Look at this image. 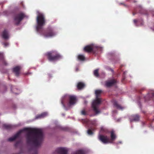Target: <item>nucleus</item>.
<instances>
[{"label": "nucleus", "instance_id": "473e14b6", "mask_svg": "<svg viewBox=\"0 0 154 154\" xmlns=\"http://www.w3.org/2000/svg\"><path fill=\"white\" fill-rule=\"evenodd\" d=\"M4 64L5 65H7V63L6 62H4Z\"/></svg>", "mask_w": 154, "mask_h": 154}, {"label": "nucleus", "instance_id": "72a5a7b5", "mask_svg": "<svg viewBox=\"0 0 154 154\" xmlns=\"http://www.w3.org/2000/svg\"><path fill=\"white\" fill-rule=\"evenodd\" d=\"M120 4H121V5H125L124 4V3H121Z\"/></svg>", "mask_w": 154, "mask_h": 154}, {"label": "nucleus", "instance_id": "c756f323", "mask_svg": "<svg viewBox=\"0 0 154 154\" xmlns=\"http://www.w3.org/2000/svg\"><path fill=\"white\" fill-rule=\"evenodd\" d=\"M137 20H136L135 19V20H134V23H137Z\"/></svg>", "mask_w": 154, "mask_h": 154}, {"label": "nucleus", "instance_id": "7c9ffc66", "mask_svg": "<svg viewBox=\"0 0 154 154\" xmlns=\"http://www.w3.org/2000/svg\"><path fill=\"white\" fill-rule=\"evenodd\" d=\"M0 57L2 58L3 57V55L2 54H0Z\"/></svg>", "mask_w": 154, "mask_h": 154}, {"label": "nucleus", "instance_id": "c85d7f7f", "mask_svg": "<svg viewBox=\"0 0 154 154\" xmlns=\"http://www.w3.org/2000/svg\"><path fill=\"white\" fill-rule=\"evenodd\" d=\"M3 45H4L5 47H6L8 45V43L7 42H5L3 43Z\"/></svg>", "mask_w": 154, "mask_h": 154}, {"label": "nucleus", "instance_id": "4468645a", "mask_svg": "<svg viewBox=\"0 0 154 154\" xmlns=\"http://www.w3.org/2000/svg\"><path fill=\"white\" fill-rule=\"evenodd\" d=\"M85 86V84L82 82H79L78 83L77 87L78 90H81L83 89Z\"/></svg>", "mask_w": 154, "mask_h": 154}, {"label": "nucleus", "instance_id": "aec40b11", "mask_svg": "<svg viewBox=\"0 0 154 154\" xmlns=\"http://www.w3.org/2000/svg\"><path fill=\"white\" fill-rule=\"evenodd\" d=\"M100 132L102 133L106 134L109 133V131L108 129L106 128L102 127L100 128Z\"/></svg>", "mask_w": 154, "mask_h": 154}, {"label": "nucleus", "instance_id": "f03ea898", "mask_svg": "<svg viewBox=\"0 0 154 154\" xmlns=\"http://www.w3.org/2000/svg\"><path fill=\"white\" fill-rule=\"evenodd\" d=\"M102 92V91L100 90H97L95 91L96 99L93 101L92 107L93 111L96 114H98L100 112V111L98 109V108L101 102V98H99V97H100Z\"/></svg>", "mask_w": 154, "mask_h": 154}, {"label": "nucleus", "instance_id": "1a4fd4ad", "mask_svg": "<svg viewBox=\"0 0 154 154\" xmlns=\"http://www.w3.org/2000/svg\"><path fill=\"white\" fill-rule=\"evenodd\" d=\"M55 152L59 154H67L68 150L66 148H59L56 149Z\"/></svg>", "mask_w": 154, "mask_h": 154}, {"label": "nucleus", "instance_id": "f257e3e1", "mask_svg": "<svg viewBox=\"0 0 154 154\" xmlns=\"http://www.w3.org/2000/svg\"><path fill=\"white\" fill-rule=\"evenodd\" d=\"M25 131H29L26 136L27 143L35 147L34 154H37V148L40 146L44 138L43 131L41 129L24 128L23 129L20 130L13 137L8 138V141L11 142L17 138H19L22 133Z\"/></svg>", "mask_w": 154, "mask_h": 154}, {"label": "nucleus", "instance_id": "9b49d317", "mask_svg": "<svg viewBox=\"0 0 154 154\" xmlns=\"http://www.w3.org/2000/svg\"><path fill=\"white\" fill-rule=\"evenodd\" d=\"M95 49H100V48L98 47H93L91 45H87L84 48V50L85 51L87 52H90L93 51H94Z\"/></svg>", "mask_w": 154, "mask_h": 154}, {"label": "nucleus", "instance_id": "412c9836", "mask_svg": "<svg viewBox=\"0 0 154 154\" xmlns=\"http://www.w3.org/2000/svg\"><path fill=\"white\" fill-rule=\"evenodd\" d=\"M111 140H114L116 138V135L114 133V131H112L111 132L110 135Z\"/></svg>", "mask_w": 154, "mask_h": 154}, {"label": "nucleus", "instance_id": "bb28decb", "mask_svg": "<svg viewBox=\"0 0 154 154\" xmlns=\"http://www.w3.org/2000/svg\"><path fill=\"white\" fill-rule=\"evenodd\" d=\"M87 132L88 134L89 135H92L93 134V132L91 129H88L87 131Z\"/></svg>", "mask_w": 154, "mask_h": 154}, {"label": "nucleus", "instance_id": "ddd939ff", "mask_svg": "<svg viewBox=\"0 0 154 154\" xmlns=\"http://www.w3.org/2000/svg\"><path fill=\"white\" fill-rule=\"evenodd\" d=\"M21 69L20 66H16L13 69V72L16 76H19Z\"/></svg>", "mask_w": 154, "mask_h": 154}, {"label": "nucleus", "instance_id": "5701e85b", "mask_svg": "<svg viewBox=\"0 0 154 154\" xmlns=\"http://www.w3.org/2000/svg\"><path fill=\"white\" fill-rule=\"evenodd\" d=\"M85 152L82 150H80L77 151L73 154H85Z\"/></svg>", "mask_w": 154, "mask_h": 154}, {"label": "nucleus", "instance_id": "0eeeda50", "mask_svg": "<svg viewBox=\"0 0 154 154\" xmlns=\"http://www.w3.org/2000/svg\"><path fill=\"white\" fill-rule=\"evenodd\" d=\"M99 140L104 144H106L110 142L109 137L106 135L99 134L98 136Z\"/></svg>", "mask_w": 154, "mask_h": 154}, {"label": "nucleus", "instance_id": "f8f14e48", "mask_svg": "<svg viewBox=\"0 0 154 154\" xmlns=\"http://www.w3.org/2000/svg\"><path fill=\"white\" fill-rule=\"evenodd\" d=\"M140 116L138 114L133 115L131 116L129 119L131 122H137L139 120Z\"/></svg>", "mask_w": 154, "mask_h": 154}, {"label": "nucleus", "instance_id": "f704fd0d", "mask_svg": "<svg viewBox=\"0 0 154 154\" xmlns=\"http://www.w3.org/2000/svg\"><path fill=\"white\" fill-rule=\"evenodd\" d=\"M78 69L77 68L76 69V71H78Z\"/></svg>", "mask_w": 154, "mask_h": 154}, {"label": "nucleus", "instance_id": "9d476101", "mask_svg": "<svg viewBox=\"0 0 154 154\" xmlns=\"http://www.w3.org/2000/svg\"><path fill=\"white\" fill-rule=\"evenodd\" d=\"M117 82L116 80L115 79H112L106 81L105 82V85L108 87L112 86L115 84Z\"/></svg>", "mask_w": 154, "mask_h": 154}, {"label": "nucleus", "instance_id": "6e6552de", "mask_svg": "<svg viewBox=\"0 0 154 154\" xmlns=\"http://www.w3.org/2000/svg\"><path fill=\"white\" fill-rule=\"evenodd\" d=\"M24 16V14L23 13H20L16 15L14 18V20L16 22V25H18Z\"/></svg>", "mask_w": 154, "mask_h": 154}, {"label": "nucleus", "instance_id": "2eb2a0df", "mask_svg": "<svg viewBox=\"0 0 154 154\" xmlns=\"http://www.w3.org/2000/svg\"><path fill=\"white\" fill-rule=\"evenodd\" d=\"M2 36L3 38L5 39H8L9 36L8 31L6 29L4 30L2 33Z\"/></svg>", "mask_w": 154, "mask_h": 154}, {"label": "nucleus", "instance_id": "20e7f679", "mask_svg": "<svg viewBox=\"0 0 154 154\" xmlns=\"http://www.w3.org/2000/svg\"><path fill=\"white\" fill-rule=\"evenodd\" d=\"M37 26L36 27L37 31L40 32V30L42 29V26L45 23V16L44 14L41 13H39L37 17Z\"/></svg>", "mask_w": 154, "mask_h": 154}, {"label": "nucleus", "instance_id": "7ed1b4c3", "mask_svg": "<svg viewBox=\"0 0 154 154\" xmlns=\"http://www.w3.org/2000/svg\"><path fill=\"white\" fill-rule=\"evenodd\" d=\"M46 55L49 61L55 62L62 58V56L57 51H52L47 52Z\"/></svg>", "mask_w": 154, "mask_h": 154}, {"label": "nucleus", "instance_id": "2f4dec72", "mask_svg": "<svg viewBox=\"0 0 154 154\" xmlns=\"http://www.w3.org/2000/svg\"><path fill=\"white\" fill-rule=\"evenodd\" d=\"M110 69L112 72H113V70L112 69Z\"/></svg>", "mask_w": 154, "mask_h": 154}, {"label": "nucleus", "instance_id": "dca6fc26", "mask_svg": "<svg viewBox=\"0 0 154 154\" xmlns=\"http://www.w3.org/2000/svg\"><path fill=\"white\" fill-rule=\"evenodd\" d=\"M153 97H154V92L149 93L145 97L146 100H150Z\"/></svg>", "mask_w": 154, "mask_h": 154}, {"label": "nucleus", "instance_id": "423d86ee", "mask_svg": "<svg viewBox=\"0 0 154 154\" xmlns=\"http://www.w3.org/2000/svg\"><path fill=\"white\" fill-rule=\"evenodd\" d=\"M68 97V96L67 95L64 96L61 100V103L64 107H65L64 104L65 100ZM68 97L69 99V104L70 105H72L75 103L76 101V98L75 96L70 95L68 96Z\"/></svg>", "mask_w": 154, "mask_h": 154}, {"label": "nucleus", "instance_id": "393cba45", "mask_svg": "<svg viewBox=\"0 0 154 154\" xmlns=\"http://www.w3.org/2000/svg\"><path fill=\"white\" fill-rule=\"evenodd\" d=\"M81 114L83 115H88V114L87 112L85 111L84 109H83L81 111Z\"/></svg>", "mask_w": 154, "mask_h": 154}, {"label": "nucleus", "instance_id": "b1692460", "mask_svg": "<svg viewBox=\"0 0 154 154\" xmlns=\"http://www.w3.org/2000/svg\"><path fill=\"white\" fill-rule=\"evenodd\" d=\"M98 70L99 69H95L94 70V75L97 77H98L99 76V73H98Z\"/></svg>", "mask_w": 154, "mask_h": 154}, {"label": "nucleus", "instance_id": "4be33fe9", "mask_svg": "<svg viewBox=\"0 0 154 154\" xmlns=\"http://www.w3.org/2000/svg\"><path fill=\"white\" fill-rule=\"evenodd\" d=\"M78 59L80 61H84L85 59V57L82 54H79L78 56Z\"/></svg>", "mask_w": 154, "mask_h": 154}, {"label": "nucleus", "instance_id": "6ab92c4d", "mask_svg": "<svg viewBox=\"0 0 154 154\" xmlns=\"http://www.w3.org/2000/svg\"><path fill=\"white\" fill-rule=\"evenodd\" d=\"M47 114L46 112H43L41 113L40 115L37 116L36 117V119L44 118L47 116Z\"/></svg>", "mask_w": 154, "mask_h": 154}, {"label": "nucleus", "instance_id": "a878e982", "mask_svg": "<svg viewBox=\"0 0 154 154\" xmlns=\"http://www.w3.org/2000/svg\"><path fill=\"white\" fill-rule=\"evenodd\" d=\"M98 47V48H100V49H94V51H93V52L94 53H95L96 52H98L99 51H100L101 50V48L100 47H97V46L94 47Z\"/></svg>", "mask_w": 154, "mask_h": 154}, {"label": "nucleus", "instance_id": "f3484780", "mask_svg": "<svg viewBox=\"0 0 154 154\" xmlns=\"http://www.w3.org/2000/svg\"><path fill=\"white\" fill-rule=\"evenodd\" d=\"M113 105L117 109L122 110L124 109V107H122L116 101H115L114 102Z\"/></svg>", "mask_w": 154, "mask_h": 154}, {"label": "nucleus", "instance_id": "39448f33", "mask_svg": "<svg viewBox=\"0 0 154 154\" xmlns=\"http://www.w3.org/2000/svg\"><path fill=\"white\" fill-rule=\"evenodd\" d=\"M44 37L46 38L51 37L55 36L56 34L54 29L51 27H48L45 31L40 30V32Z\"/></svg>", "mask_w": 154, "mask_h": 154}, {"label": "nucleus", "instance_id": "a211bd4d", "mask_svg": "<svg viewBox=\"0 0 154 154\" xmlns=\"http://www.w3.org/2000/svg\"><path fill=\"white\" fill-rule=\"evenodd\" d=\"M3 127L5 129L10 130L12 128L13 126L10 125L4 124L3 125Z\"/></svg>", "mask_w": 154, "mask_h": 154}, {"label": "nucleus", "instance_id": "cd10ccee", "mask_svg": "<svg viewBox=\"0 0 154 154\" xmlns=\"http://www.w3.org/2000/svg\"><path fill=\"white\" fill-rule=\"evenodd\" d=\"M21 142V140H20L19 141H18L17 142H16V143H15V146H16V147H17L18 145Z\"/></svg>", "mask_w": 154, "mask_h": 154}]
</instances>
